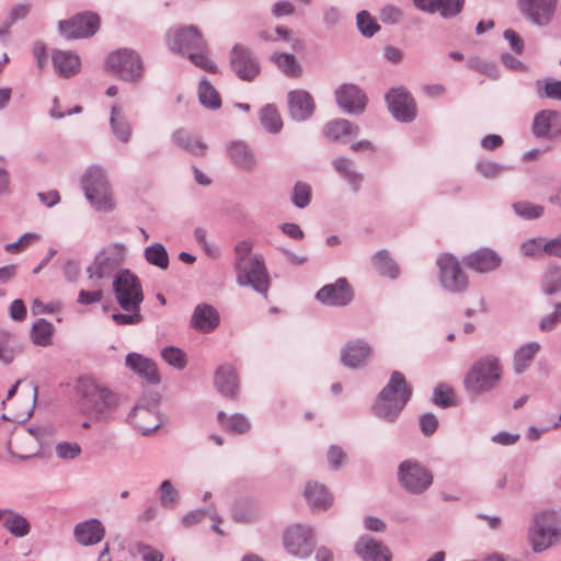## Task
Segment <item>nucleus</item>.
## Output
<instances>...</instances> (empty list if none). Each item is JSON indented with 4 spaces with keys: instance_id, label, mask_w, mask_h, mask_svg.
Instances as JSON below:
<instances>
[{
    "instance_id": "nucleus-56",
    "label": "nucleus",
    "mask_w": 561,
    "mask_h": 561,
    "mask_svg": "<svg viewBox=\"0 0 561 561\" xmlns=\"http://www.w3.org/2000/svg\"><path fill=\"white\" fill-rule=\"evenodd\" d=\"M32 11L31 2H19L11 7L5 20L7 25H14L15 23L25 20Z\"/></svg>"
},
{
    "instance_id": "nucleus-23",
    "label": "nucleus",
    "mask_w": 561,
    "mask_h": 561,
    "mask_svg": "<svg viewBox=\"0 0 561 561\" xmlns=\"http://www.w3.org/2000/svg\"><path fill=\"white\" fill-rule=\"evenodd\" d=\"M289 115L297 122L308 119L314 112L311 94L305 90H294L288 93Z\"/></svg>"
},
{
    "instance_id": "nucleus-3",
    "label": "nucleus",
    "mask_w": 561,
    "mask_h": 561,
    "mask_svg": "<svg viewBox=\"0 0 561 561\" xmlns=\"http://www.w3.org/2000/svg\"><path fill=\"white\" fill-rule=\"evenodd\" d=\"M411 394L412 390L403 374L393 371L374 404L375 415L386 422H394L410 400Z\"/></svg>"
},
{
    "instance_id": "nucleus-64",
    "label": "nucleus",
    "mask_w": 561,
    "mask_h": 561,
    "mask_svg": "<svg viewBox=\"0 0 561 561\" xmlns=\"http://www.w3.org/2000/svg\"><path fill=\"white\" fill-rule=\"evenodd\" d=\"M559 322H561V302L554 305V311L552 313L541 319L539 328L541 331H550Z\"/></svg>"
},
{
    "instance_id": "nucleus-14",
    "label": "nucleus",
    "mask_w": 561,
    "mask_h": 561,
    "mask_svg": "<svg viewBox=\"0 0 561 561\" xmlns=\"http://www.w3.org/2000/svg\"><path fill=\"white\" fill-rule=\"evenodd\" d=\"M285 550L293 557L306 559L314 547V533L312 527L302 524L291 525L283 535Z\"/></svg>"
},
{
    "instance_id": "nucleus-42",
    "label": "nucleus",
    "mask_w": 561,
    "mask_h": 561,
    "mask_svg": "<svg viewBox=\"0 0 561 561\" xmlns=\"http://www.w3.org/2000/svg\"><path fill=\"white\" fill-rule=\"evenodd\" d=\"M554 116L556 111L553 110L538 112L533 121V134L538 138H551V125L553 124Z\"/></svg>"
},
{
    "instance_id": "nucleus-44",
    "label": "nucleus",
    "mask_w": 561,
    "mask_h": 561,
    "mask_svg": "<svg viewBox=\"0 0 561 561\" xmlns=\"http://www.w3.org/2000/svg\"><path fill=\"white\" fill-rule=\"evenodd\" d=\"M260 121L264 129L271 134H277L283 128L280 115L272 104H267L261 110Z\"/></svg>"
},
{
    "instance_id": "nucleus-17",
    "label": "nucleus",
    "mask_w": 561,
    "mask_h": 561,
    "mask_svg": "<svg viewBox=\"0 0 561 561\" xmlns=\"http://www.w3.org/2000/svg\"><path fill=\"white\" fill-rule=\"evenodd\" d=\"M354 298V293L346 278L341 277L332 284L321 287L316 294V299L330 307H345Z\"/></svg>"
},
{
    "instance_id": "nucleus-41",
    "label": "nucleus",
    "mask_w": 561,
    "mask_h": 561,
    "mask_svg": "<svg viewBox=\"0 0 561 561\" xmlns=\"http://www.w3.org/2000/svg\"><path fill=\"white\" fill-rule=\"evenodd\" d=\"M198 101L208 110H218L221 106V99L215 87L203 78L198 84Z\"/></svg>"
},
{
    "instance_id": "nucleus-24",
    "label": "nucleus",
    "mask_w": 561,
    "mask_h": 561,
    "mask_svg": "<svg viewBox=\"0 0 561 561\" xmlns=\"http://www.w3.org/2000/svg\"><path fill=\"white\" fill-rule=\"evenodd\" d=\"M13 442H8V451L10 456L16 457L20 460H27L39 454V443L34 439V436L28 428L18 433Z\"/></svg>"
},
{
    "instance_id": "nucleus-25",
    "label": "nucleus",
    "mask_w": 561,
    "mask_h": 561,
    "mask_svg": "<svg viewBox=\"0 0 561 561\" xmlns=\"http://www.w3.org/2000/svg\"><path fill=\"white\" fill-rule=\"evenodd\" d=\"M220 323L216 308L208 304H199L194 308L191 327L202 333L213 332Z\"/></svg>"
},
{
    "instance_id": "nucleus-20",
    "label": "nucleus",
    "mask_w": 561,
    "mask_h": 561,
    "mask_svg": "<svg viewBox=\"0 0 561 561\" xmlns=\"http://www.w3.org/2000/svg\"><path fill=\"white\" fill-rule=\"evenodd\" d=\"M128 419L142 435H150L161 425L154 405L136 404Z\"/></svg>"
},
{
    "instance_id": "nucleus-2",
    "label": "nucleus",
    "mask_w": 561,
    "mask_h": 561,
    "mask_svg": "<svg viewBox=\"0 0 561 561\" xmlns=\"http://www.w3.org/2000/svg\"><path fill=\"white\" fill-rule=\"evenodd\" d=\"M527 542L534 553H542L561 543V508L536 511L527 528Z\"/></svg>"
},
{
    "instance_id": "nucleus-48",
    "label": "nucleus",
    "mask_w": 561,
    "mask_h": 561,
    "mask_svg": "<svg viewBox=\"0 0 561 561\" xmlns=\"http://www.w3.org/2000/svg\"><path fill=\"white\" fill-rule=\"evenodd\" d=\"M311 194H312L311 186L308 183L298 181L295 183L294 188H293V193H291V197H290L291 203L297 208H300V209L306 208L307 206H309V204L311 202Z\"/></svg>"
},
{
    "instance_id": "nucleus-47",
    "label": "nucleus",
    "mask_w": 561,
    "mask_h": 561,
    "mask_svg": "<svg viewBox=\"0 0 561 561\" xmlns=\"http://www.w3.org/2000/svg\"><path fill=\"white\" fill-rule=\"evenodd\" d=\"M14 334L3 328H0V362L9 365L14 358Z\"/></svg>"
},
{
    "instance_id": "nucleus-16",
    "label": "nucleus",
    "mask_w": 561,
    "mask_h": 561,
    "mask_svg": "<svg viewBox=\"0 0 561 561\" xmlns=\"http://www.w3.org/2000/svg\"><path fill=\"white\" fill-rule=\"evenodd\" d=\"M392 116L403 123L412 122L416 116L415 102L403 87L392 88L385 95Z\"/></svg>"
},
{
    "instance_id": "nucleus-21",
    "label": "nucleus",
    "mask_w": 561,
    "mask_h": 561,
    "mask_svg": "<svg viewBox=\"0 0 561 561\" xmlns=\"http://www.w3.org/2000/svg\"><path fill=\"white\" fill-rule=\"evenodd\" d=\"M354 551L363 561L392 560L390 549L369 536H362L355 543Z\"/></svg>"
},
{
    "instance_id": "nucleus-52",
    "label": "nucleus",
    "mask_w": 561,
    "mask_h": 561,
    "mask_svg": "<svg viewBox=\"0 0 561 561\" xmlns=\"http://www.w3.org/2000/svg\"><path fill=\"white\" fill-rule=\"evenodd\" d=\"M187 58L198 68L211 72L217 73L218 67L217 65L209 58L208 56V47L204 50L196 49L193 53L187 55Z\"/></svg>"
},
{
    "instance_id": "nucleus-40",
    "label": "nucleus",
    "mask_w": 561,
    "mask_h": 561,
    "mask_svg": "<svg viewBox=\"0 0 561 561\" xmlns=\"http://www.w3.org/2000/svg\"><path fill=\"white\" fill-rule=\"evenodd\" d=\"M271 60L285 76L289 78L300 77L301 66L293 54L276 51L272 54Z\"/></svg>"
},
{
    "instance_id": "nucleus-7",
    "label": "nucleus",
    "mask_w": 561,
    "mask_h": 561,
    "mask_svg": "<svg viewBox=\"0 0 561 561\" xmlns=\"http://www.w3.org/2000/svg\"><path fill=\"white\" fill-rule=\"evenodd\" d=\"M106 69L123 81L138 82L142 77L144 65L136 51L122 48L107 56Z\"/></svg>"
},
{
    "instance_id": "nucleus-49",
    "label": "nucleus",
    "mask_w": 561,
    "mask_h": 561,
    "mask_svg": "<svg viewBox=\"0 0 561 561\" xmlns=\"http://www.w3.org/2000/svg\"><path fill=\"white\" fill-rule=\"evenodd\" d=\"M543 293L551 296L561 291V267H550L543 275Z\"/></svg>"
},
{
    "instance_id": "nucleus-36",
    "label": "nucleus",
    "mask_w": 561,
    "mask_h": 561,
    "mask_svg": "<svg viewBox=\"0 0 561 561\" xmlns=\"http://www.w3.org/2000/svg\"><path fill=\"white\" fill-rule=\"evenodd\" d=\"M172 142L195 156H204L207 145L198 137L185 129H178L172 134Z\"/></svg>"
},
{
    "instance_id": "nucleus-38",
    "label": "nucleus",
    "mask_w": 561,
    "mask_h": 561,
    "mask_svg": "<svg viewBox=\"0 0 561 561\" xmlns=\"http://www.w3.org/2000/svg\"><path fill=\"white\" fill-rule=\"evenodd\" d=\"M540 350L538 342H528L518 347L514 354V371L516 374H523Z\"/></svg>"
},
{
    "instance_id": "nucleus-12",
    "label": "nucleus",
    "mask_w": 561,
    "mask_h": 561,
    "mask_svg": "<svg viewBox=\"0 0 561 561\" xmlns=\"http://www.w3.org/2000/svg\"><path fill=\"white\" fill-rule=\"evenodd\" d=\"M165 42L172 51L183 55H190L196 49L204 50L207 48L206 39L194 25L170 28L165 35Z\"/></svg>"
},
{
    "instance_id": "nucleus-59",
    "label": "nucleus",
    "mask_w": 561,
    "mask_h": 561,
    "mask_svg": "<svg viewBox=\"0 0 561 561\" xmlns=\"http://www.w3.org/2000/svg\"><path fill=\"white\" fill-rule=\"evenodd\" d=\"M253 244L249 240H242L239 241L234 245V260H233V267L234 270L247 264L248 263V256L250 255L252 251Z\"/></svg>"
},
{
    "instance_id": "nucleus-46",
    "label": "nucleus",
    "mask_w": 561,
    "mask_h": 561,
    "mask_svg": "<svg viewBox=\"0 0 561 561\" xmlns=\"http://www.w3.org/2000/svg\"><path fill=\"white\" fill-rule=\"evenodd\" d=\"M145 259L159 268L169 266V254L163 244L156 242L145 249Z\"/></svg>"
},
{
    "instance_id": "nucleus-9",
    "label": "nucleus",
    "mask_w": 561,
    "mask_h": 561,
    "mask_svg": "<svg viewBox=\"0 0 561 561\" xmlns=\"http://www.w3.org/2000/svg\"><path fill=\"white\" fill-rule=\"evenodd\" d=\"M432 472L421 462L407 459L398 467V481L410 494L420 495L433 484Z\"/></svg>"
},
{
    "instance_id": "nucleus-39",
    "label": "nucleus",
    "mask_w": 561,
    "mask_h": 561,
    "mask_svg": "<svg viewBox=\"0 0 561 561\" xmlns=\"http://www.w3.org/2000/svg\"><path fill=\"white\" fill-rule=\"evenodd\" d=\"M54 325L46 319H38L31 329V341L33 344L46 347L53 344Z\"/></svg>"
},
{
    "instance_id": "nucleus-10",
    "label": "nucleus",
    "mask_w": 561,
    "mask_h": 561,
    "mask_svg": "<svg viewBox=\"0 0 561 561\" xmlns=\"http://www.w3.org/2000/svg\"><path fill=\"white\" fill-rule=\"evenodd\" d=\"M436 264L438 266V280L445 290L458 294L467 289L468 277L454 255L449 253L440 254Z\"/></svg>"
},
{
    "instance_id": "nucleus-8",
    "label": "nucleus",
    "mask_w": 561,
    "mask_h": 561,
    "mask_svg": "<svg viewBox=\"0 0 561 561\" xmlns=\"http://www.w3.org/2000/svg\"><path fill=\"white\" fill-rule=\"evenodd\" d=\"M125 261V247L122 243L111 244L101 250L87 267L88 278L104 279L117 273Z\"/></svg>"
},
{
    "instance_id": "nucleus-5",
    "label": "nucleus",
    "mask_w": 561,
    "mask_h": 561,
    "mask_svg": "<svg viewBox=\"0 0 561 561\" xmlns=\"http://www.w3.org/2000/svg\"><path fill=\"white\" fill-rule=\"evenodd\" d=\"M78 391L90 413L98 420L110 417L121 404V397L116 392L91 378H81Z\"/></svg>"
},
{
    "instance_id": "nucleus-32",
    "label": "nucleus",
    "mask_w": 561,
    "mask_h": 561,
    "mask_svg": "<svg viewBox=\"0 0 561 561\" xmlns=\"http://www.w3.org/2000/svg\"><path fill=\"white\" fill-rule=\"evenodd\" d=\"M370 352L371 350L366 342L362 340L351 342L343 348L341 353V360L350 368H357L365 364Z\"/></svg>"
},
{
    "instance_id": "nucleus-13",
    "label": "nucleus",
    "mask_w": 561,
    "mask_h": 561,
    "mask_svg": "<svg viewBox=\"0 0 561 561\" xmlns=\"http://www.w3.org/2000/svg\"><path fill=\"white\" fill-rule=\"evenodd\" d=\"M100 16L90 11L77 13L58 23L60 35L70 41L92 37L100 28Z\"/></svg>"
},
{
    "instance_id": "nucleus-18",
    "label": "nucleus",
    "mask_w": 561,
    "mask_h": 561,
    "mask_svg": "<svg viewBox=\"0 0 561 561\" xmlns=\"http://www.w3.org/2000/svg\"><path fill=\"white\" fill-rule=\"evenodd\" d=\"M557 0H518L520 13L538 26L549 24L556 11Z\"/></svg>"
},
{
    "instance_id": "nucleus-29",
    "label": "nucleus",
    "mask_w": 561,
    "mask_h": 561,
    "mask_svg": "<svg viewBox=\"0 0 561 561\" xmlns=\"http://www.w3.org/2000/svg\"><path fill=\"white\" fill-rule=\"evenodd\" d=\"M73 535L82 546H92L100 542L105 536V528L99 519L92 518L75 526Z\"/></svg>"
},
{
    "instance_id": "nucleus-34",
    "label": "nucleus",
    "mask_w": 561,
    "mask_h": 561,
    "mask_svg": "<svg viewBox=\"0 0 561 561\" xmlns=\"http://www.w3.org/2000/svg\"><path fill=\"white\" fill-rule=\"evenodd\" d=\"M323 134L332 141H344L346 137L357 136L359 127L348 119L337 118L325 124Z\"/></svg>"
},
{
    "instance_id": "nucleus-61",
    "label": "nucleus",
    "mask_w": 561,
    "mask_h": 561,
    "mask_svg": "<svg viewBox=\"0 0 561 561\" xmlns=\"http://www.w3.org/2000/svg\"><path fill=\"white\" fill-rule=\"evenodd\" d=\"M32 435L34 436V439L39 443V450L48 445L55 434V430L53 426H34V427H27Z\"/></svg>"
},
{
    "instance_id": "nucleus-1",
    "label": "nucleus",
    "mask_w": 561,
    "mask_h": 561,
    "mask_svg": "<svg viewBox=\"0 0 561 561\" xmlns=\"http://www.w3.org/2000/svg\"><path fill=\"white\" fill-rule=\"evenodd\" d=\"M113 293L118 306L125 312H115L112 320L117 325H135L142 322L140 306L144 291L139 278L129 270H119L113 278Z\"/></svg>"
},
{
    "instance_id": "nucleus-54",
    "label": "nucleus",
    "mask_w": 561,
    "mask_h": 561,
    "mask_svg": "<svg viewBox=\"0 0 561 561\" xmlns=\"http://www.w3.org/2000/svg\"><path fill=\"white\" fill-rule=\"evenodd\" d=\"M454 397V390L449 386L439 383L434 389L433 402L440 408L453 407L455 405Z\"/></svg>"
},
{
    "instance_id": "nucleus-45",
    "label": "nucleus",
    "mask_w": 561,
    "mask_h": 561,
    "mask_svg": "<svg viewBox=\"0 0 561 561\" xmlns=\"http://www.w3.org/2000/svg\"><path fill=\"white\" fill-rule=\"evenodd\" d=\"M205 517H209L214 522L221 523V517L218 515L216 507L214 505H209L206 508H197L186 513L182 517V525L184 527H192L198 523H201Z\"/></svg>"
},
{
    "instance_id": "nucleus-35",
    "label": "nucleus",
    "mask_w": 561,
    "mask_h": 561,
    "mask_svg": "<svg viewBox=\"0 0 561 561\" xmlns=\"http://www.w3.org/2000/svg\"><path fill=\"white\" fill-rule=\"evenodd\" d=\"M305 497L312 510L325 511L333 501L325 485L318 482H308L305 488Z\"/></svg>"
},
{
    "instance_id": "nucleus-26",
    "label": "nucleus",
    "mask_w": 561,
    "mask_h": 561,
    "mask_svg": "<svg viewBox=\"0 0 561 561\" xmlns=\"http://www.w3.org/2000/svg\"><path fill=\"white\" fill-rule=\"evenodd\" d=\"M214 383L219 393L226 398L236 399L239 392V379L236 369L225 364L217 368Z\"/></svg>"
},
{
    "instance_id": "nucleus-4",
    "label": "nucleus",
    "mask_w": 561,
    "mask_h": 561,
    "mask_svg": "<svg viewBox=\"0 0 561 561\" xmlns=\"http://www.w3.org/2000/svg\"><path fill=\"white\" fill-rule=\"evenodd\" d=\"M502 377L497 357L485 355L474 360L463 377V388L472 397H479L495 389Z\"/></svg>"
},
{
    "instance_id": "nucleus-63",
    "label": "nucleus",
    "mask_w": 561,
    "mask_h": 561,
    "mask_svg": "<svg viewBox=\"0 0 561 561\" xmlns=\"http://www.w3.org/2000/svg\"><path fill=\"white\" fill-rule=\"evenodd\" d=\"M227 427L231 432L244 434L250 430L251 425L244 415L237 413L231 415V417L228 420Z\"/></svg>"
},
{
    "instance_id": "nucleus-31",
    "label": "nucleus",
    "mask_w": 561,
    "mask_h": 561,
    "mask_svg": "<svg viewBox=\"0 0 561 561\" xmlns=\"http://www.w3.org/2000/svg\"><path fill=\"white\" fill-rule=\"evenodd\" d=\"M335 172L348 183L354 193L358 192L364 181V174L355 169L354 161L346 157H336L332 160Z\"/></svg>"
},
{
    "instance_id": "nucleus-22",
    "label": "nucleus",
    "mask_w": 561,
    "mask_h": 561,
    "mask_svg": "<svg viewBox=\"0 0 561 561\" xmlns=\"http://www.w3.org/2000/svg\"><path fill=\"white\" fill-rule=\"evenodd\" d=\"M0 525L14 538H24L32 530L30 520L11 507H0Z\"/></svg>"
},
{
    "instance_id": "nucleus-27",
    "label": "nucleus",
    "mask_w": 561,
    "mask_h": 561,
    "mask_svg": "<svg viewBox=\"0 0 561 561\" xmlns=\"http://www.w3.org/2000/svg\"><path fill=\"white\" fill-rule=\"evenodd\" d=\"M463 263L479 273H489L497 268L501 257L491 249H480L463 256Z\"/></svg>"
},
{
    "instance_id": "nucleus-6",
    "label": "nucleus",
    "mask_w": 561,
    "mask_h": 561,
    "mask_svg": "<svg viewBox=\"0 0 561 561\" xmlns=\"http://www.w3.org/2000/svg\"><path fill=\"white\" fill-rule=\"evenodd\" d=\"M81 187L87 199L98 211L110 213L115 208L105 168L90 165L82 175Z\"/></svg>"
},
{
    "instance_id": "nucleus-15",
    "label": "nucleus",
    "mask_w": 561,
    "mask_h": 561,
    "mask_svg": "<svg viewBox=\"0 0 561 561\" xmlns=\"http://www.w3.org/2000/svg\"><path fill=\"white\" fill-rule=\"evenodd\" d=\"M231 70L243 81H252L260 73V64L254 54L244 45L236 44L230 51Z\"/></svg>"
},
{
    "instance_id": "nucleus-62",
    "label": "nucleus",
    "mask_w": 561,
    "mask_h": 561,
    "mask_svg": "<svg viewBox=\"0 0 561 561\" xmlns=\"http://www.w3.org/2000/svg\"><path fill=\"white\" fill-rule=\"evenodd\" d=\"M275 33L277 35L275 37V41H277V39L285 41L286 43L289 44L290 48L296 51H299L302 49V47H304L302 41L299 39L298 37L294 36L293 31L285 28L283 26H277L275 28Z\"/></svg>"
},
{
    "instance_id": "nucleus-37",
    "label": "nucleus",
    "mask_w": 561,
    "mask_h": 561,
    "mask_svg": "<svg viewBox=\"0 0 561 561\" xmlns=\"http://www.w3.org/2000/svg\"><path fill=\"white\" fill-rule=\"evenodd\" d=\"M110 124L116 138L126 144L131 137V126L123 113L119 105L114 104L111 108Z\"/></svg>"
},
{
    "instance_id": "nucleus-50",
    "label": "nucleus",
    "mask_w": 561,
    "mask_h": 561,
    "mask_svg": "<svg viewBox=\"0 0 561 561\" xmlns=\"http://www.w3.org/2000/svg\"><path fill=\"white\" fill-rule=\"evenodd\" d=\"M356 24L362 35L366 37H373L380 28L376 20L365 10L357 13Z\"/></svg>"
},
{
    "instance_id": "nucleus-19",
    "label": "nucleus",
    "mask_w": 561,
    "mask_h": 561,
    "mask_svg": "<svg viewBox=\"0 0 561 561\" xmlns=\"http://www.w3.org/2000/svg\"><path fill=\"white\" fill-rule=\"evenodd\" d=\"M335 100L341 110L347 114H362L367 104L366 94L355 84L344 83L335 91Z\"/></svg>"
},
{
    "instance_id": "nucleus-51",
    "label": "nucleus",
    "mask_w": 561,
    "mask_h": 561,
    "mask_svg": "<svg viewBox=\"0 0 561 561\" xmlns=\"http://www.w3.org/2000/svg\"><path fill=\"white\" fill-rule=\"evenodd\" d=\"M160 503L165 508H173L176 506L179 502V492L173 486L170 480H164L161 482L160 488Z\"/></svg>"
},
{
    "instance_id": "nucleus-55",
    "label": "nucleus",
    "mask_w": 561,
    "mask_h": 561,
    "mask_svg": "<svg viewBox=\"0 0 561 561\" xmlns=\"http://www.w3.org/2000/svg\"><path fill=\"white\" fill-rule=\"evenodd\" d=\"M162 358L176 369H184L186 366L185 353L174 346H167L161 351Z\"/></svg>"
},
{
    "instance_id": "nucleus-28",
    "label": "nucleus",
    "mask_w": 561,
    "mask_h": 561,
    "mask_svg": "<svg viewBox=\"0 0 561 561\" xmlns=\"http://www.w3.org/2000/svg\"><path fill=\"white\" fill-rule=\"evenodd\" d=\"M51 61L55 71L62 78L73 77L81 67L80 57L70 50L55 49L51 54Z\"/></svg>"
},
{
    "instance_id": "nucleus-11",
    "label": "nucleus",
    "mask_w": 561,
    "mask_h": 561,
    "mask_svg": "<svg viewBox=\"0 0 561 561\" xmlns=\"http://www.w3.org/2000/svg\"><path fill=\"white\" fill-rule=\"evenodd\" d=\"M240 286H251L255 291L266 295L271 280L262 255L251 256L247 264L234 270Z\"/></svg>"
},
{
    "instance_id": "nucleus-43",
    "label": "nucleus",
    "mask_w": 561,
    "mask_h": 561,
    "mask_svg": "<svg viewBox=\"0 0 561 561\" xmlns=\"http://www.w3.org/2000/svg\"><path fill=\"white\" fill-rule=\"evenodd\" d=\"M375 268L383 276H388L392 279L397 278L400 274L399 266L390 257L388 251L380 250L371 257Z\"/></svg>"
},
{
    "instance_id": "nucleus-30",
    "label": "nucleus",
    "mask_w": 561,
    "mask_h": 561,
    "mask_svg": "<svg viewBox=\"0 0 561 561\" xmlns=\"http://www.w3.org/2000/svg\"><path fill=\"white\" fill-rule=\"evenodd\" d=\"M125 364L135 374L146 379L149 383L154 385L160 381L157 366L151 359L138 353H129L126 356Z\"/></svg>"
},
{
    "instance_id": "nucleus-33",
    "label": "nucleus",
    "mask_w": 561,
    "mask_h": 561,
    "mask_svg": "<svg viewBox=\"0 0 561 561\" xmlns=\"http://www.w3.org/2000/svg\"><path fill=\"white\" fill-rule=\"evenodd\" d=\"M228 156L238 168L251 171L256 165V159L250 147L242 141H233L227 147Z\"/></svg>"
},
{
    "instance_id": "nucleus-53",
    "label": "nucleus",
    "mask_w": 561,
    "mask_h": 561,
    "mask_svg": "<svg viewBox=\"0 0 561 561\" xmlns=\"http://www.w3.org/2000/svg\"><path fill=\"white\" fill-rule=\"evenodd\" d=\"M55 453L61 460H73L81 455L82 449L76 442L62 440L56 444Z\"/></svg>"
},
{
    "instance_id": "nucleus-57",
    "label": "nucleus",
    "mask_w": 561,
    "mask_h": 561,
    "mask_svg": "<svg viewBox=\"0 0 561 561\" xmlns=\"http://www.w3.org/2000/svg\"><path fill=\"white\" fill-rule=\"evenodd\" d=\"M514 211L519 217L526 219L538 218L543 214L541 205L531 204L529 202H517L513 205Z\"/></svg>"
},
{
    "instance_id": "nucleus-58",
    "label": "nucleus",
    "mask_w": 561,
    "mask_h": 561,
    "mask_svg": "<svg viewBox=\"0 0 561 561\" xmlns=\"http://www.w3.org/2000/svg\"><path fill=\"white\" fill-rule=\"evenodd\" d=\"M476 168L478 172L486 179H494L497 175H500L503 171L508 170V167L499 164L490 160L479 161Z\"/></svg>"
},
{
    "instance_id": "nucleus-60",
    "label": "nucleus",
    "mask_w": 561,
    "mask_h": 561,
    "mask_svg": "<svg viewBox=\"0 0 561 561\" xmlns=\"http://www.w3.org/2000/svg\"><path fill=\"white\" fill-rule=\"evenodd\" d=\"M463 0H437V12L445 19L457 15L462 9Z\"/></svg>"
}]
</instances>
